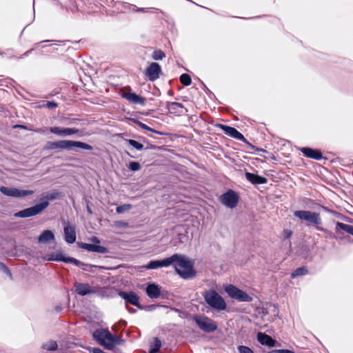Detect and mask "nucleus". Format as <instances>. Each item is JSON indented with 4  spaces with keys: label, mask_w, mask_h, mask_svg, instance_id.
I'll return each mask as SVG.
<instances>
[{
    "label": "nucleus",
    "mask_w": 353,
    "mask_h": 353,
    "mask_svg": "<svg viewBox=\"0 0 353 353\" xmlns=\"http://www.w3.org/2000/svg\"><path fill=\"white\" fill-rule=\"evenodd\" d=\"M292 235V231L290 230H285L283 233V236L284 239H289Z\"/></svg>",
    "instance_id": "nucleus-45"
},
{
    "label": "nucleus",
    "mask_w": 353,
    "mask_h": 353,
    "mask_svg": "<svg viewBox=\"0 0 353 353\" xmlns=\"http://www.w3.org/2000/svg\"><path fill=\"white\" fill-rule=\"evenodd\" d=\"M49 205V202L47 201H42L40 203L36 204L30 208H26L19 211L14 214L15 217L27 218L35 216L41 213Z\"/></svg>",
    "instance_id": "nucleus-8"
},
{
    "label": "nucleus",
    "mask_w": 353,
    "mask_h": 353,
    "mask_svg": "<svg viewBox=\"0 0 353 353\" xmlns=\"http://www.w3.org/2000/svg\"><path fill=\"white\" fill-rule=\"evenodd\" d=\"M42 347L48 351H54L58 348V345L55 341H50L43 344Z\"/></svg>",
    "instance_id": "nucleus-30"
},
{
    "label": "nucleus",
    "mask_w": 353,
    "mask_h": 353,
    "mask_svg": "<svg viewBox=\"0 0 353 353\" xmlns=\"http://www.w3.org/2000/svg\"><path fill=\"white\" fill-rule=\"evenodd\" d=\"M245 179L254 185L265 184L268 182V179L265 177L254 173L245 172Z\"/></svg>",
    "instance_id": "nucleus-22"
},
{
    "label": "nucleus",
    "mask_w": 353,
    "mask_h": 353,
    "mask_svg": "<svg viewBox=\"0 0 353 353\" xmlns=\"http://www.w3.org/2000/svg\"><path fill=\"white\" fill-rule=\"evenodd\" d=\"M49 131L56 135L60 137H68L73 134H77L79 137L82 136L81 130L75 128H60V127H50Z\"/></svg>",
    "instance_id": "nucleus-12"
},
{
    "label": "nucleus",
    "mask_w": 353,
    "mask_h": 353,
    "mask_svg": "<svg viewBox=\"0 0 353 353\" xmlns=\"http://www.w3.org/2000/svg\"><path fill=\"white\" fill-rule=\"evenodd\" d=\"M119 295L125 300V306L131 304L137 307L139 309H143V306L139 303V296L135 292L132 291L129 292L120 291Z\"/></svg>",
    "instance_id": "nucleus-13"
},
{
    "label": "nucleus",
    "mask_w": 353,
    "mask_h": 353,
    "mask_svg": "<svg viewBox=\"0 0 353 353\" xmlns=\"http://www.w3.org/2000/svg\"><path fill=\"white\" fill-rule=\"evenodd\" d=\"M161 347V341L157 338H154L150 345L149 353H157Z\"/></svg>",
    "instance_id": "nucleus-28"
},
{
    "label": "nucleus",
    "mask_w": 353,
    "mask_h": 353,
    "mask_svg": "<svg viewBox=\"0 0 353 353\" xmlns=\"http://www.w3.org/2000/svg\"><path fill=\"white\" fill-rule=\"evenodd\" d=\"M161 68L159 63L153 62L150 64L145 70V75L151 81H154L159 78L161 74Z\"/></svg>",
    "instance_id": "nucleus-14"
},
{
    "label": "nucleus",
    "mask_w": 353,
    "mask_h": 353,
    "mask_svg": "<svg viewBox=\"0 0 353 353\" xmlns=\"http://www.w3.org/2000/svg\"><path fill=\"white\" fill-rule=\"evenodd\" d=\"M115 6L117 7V9L121 12H125L127 10L134 12L136 8L135 5L120 1L116 2Z\"/></svg>",
    "instance_id": "nucleus-25"
},
{
    "label": "nucleus",
    "mask_w": 353,
    "mask_h": 353,
    "mask_svg": "<svg viewBox=\"0 0 353 353\" xmlns=\"http://www.w3.org/2000/svg\"><path fill=\"white\" fill-rule=\"evenodd\" d=\"M130 120L134 123H135L136 125H137L138 126H139L141 128H142L143 130H145L147 131H149V132L157 134H163L162 132H159L158 130H156L154 129L151 128L150 127L148 126L146 124L142 123L141 121H140L139 120H138L137 119H134L133 118V119H131Z\"/></svg>",
    "instance_id": "nucleus-27"
},
{
    "label": "nucleus",
    "mask_w": 353,
    "mask_h": 353,
    "mask_svg": "<svg viewBox=\"0 0 353 353\" xmlns=\"http://www.w3.org/2000/svg\"><path fill=\"white\" fill-rule=\"evenodd\" d=\"M14 128H22V129H27L26 126V125H15L14 126Z\"/></svg>",
    "instance_id": "nucleus-52"
},
{
    "label": "nucleus",
    "mask_w": 353,
    "mask_h": 353,
    "mask_svg": "<svg viewBox=\"0 0 353 353\" xmlns=\"http://www.w3.org/2000/svg\"><path fill=\"white\" fill-rule=\"evenodd\" d=\"M114 226L116 228H127L129 227V224L127 222L123 221H114Z\"/></svg>",
    "instance_id": "nucleus-40"
},
{
    "label": "nucleus",
    "mask_w": 353,
    "mask_h": 353,
    "mask_svg": "<svg viewBox=\"0 0 353 353\" xmlns=\"http://www.w3.org/2000/svg\"><path fill=\"white\" fill-rule=\"evenodd\" d=\"M54 240V233L49 230H44L39 236V243H45Z\"/></svg>",
    "instance_id": "nucleus-24"
},
{
    "label": "nucleus",
    "mask_w": 353,
    "mask_h": 353,
    "mask_svg": "<svg viewBox=\"0 0 353 353\" xmlns=\"http://www.w3.org/2000/svg\"><path fill=\"white\" fill-rule=\"evenodd\" d=\"M237 350L239 353H254L251 348L245 345H239Z\"/></svg>",
    "instance_id": "nucleus-39"
},
{
    "label": "nucleus",
    "mask_w": 353,
    "mask_h": 353,
    "mask_svg": "<svg viewBox=\"0 0 353 353\" xmlns=\"http://www.w3.org/2000/svg\"><path fill=\"white\" fill-rule=\"evenodd\" d=\"M217 126L221 130H223V132L228 136L239 141H245L244 136L241 132H239L236 128L223 124H219Z\"/></svg>",
    "instance_id": "nucleus-15"
},
{
    "label": "nucleus",
    "mask_w": 353,
    "mask_h": 353,
    "mask_svg": "<svg viewBox=\"0 0 353 353\" xmlns=\"http://www.w3.org/2000/svg\"><path fill=\"white\" fill-rule=\"evenodd\" d=\"M126 141L129 143V145L137 150H141L143 149V145L134 139H126Z\"/></svg>",
    "instance_id": "nucleus-33"
},
{
    "label": "nucleus",
    "mask_w": 353,
    "mask_h": 353,
    "mask_svg": "<svg viewBox=\"0 0 353 353\" xmlns=\"http://www.w3.org/2000/svg\"><path fill=\"white\" fill-rule=\"evenodd\" d=\"M132 208L131 204H123L117 207L116 212L118 214L123 213L125 211H128Z\"/></svg>",
    "instance_id": "nucleus-35"
},
{
    "label": "nucleus",
    "mask_w": 353,
    "mask_h": 353,
    "mask_svg": "<svg viewBox=\"0 0 353 353\" xmlns=\"http://www.w3.org/2000/svg\"><path fill=\"white\" fill-rule=\"evenodd\" d=\"M149 8H137L136 6L135 10L134 12H148Z\"/></svg>",
    "instance_id": "nucleus-47"
},
{
    "label": "nucleus",
    "mask_w": 353,
    "mask_h": 353,
    "mask_svg": "<svg viewBox=\"0 0 353 353\" xmlns=\"http://www.w3.org/2000/svg\"><path fill=\"white\" fill-rule=\"evenodd\" d=\"M225 290L230 298L236 299L238 301L250 302L252 301V296L233 285L230 284L227 285Z\"/></svg>",
    "instance_id": "nucleus-9"
},
{
    "label": "nucleus",
    "mask_w": 353,
    "mask_h": 353,
    "mask_svg": "<svg viewBox=\"0 0 353 353\" xmlns=\"http://www.w3.org/2000/svg\"><path fill=\"white\" fill-rule=\"evenodd\" d=\"M293 215L301 221H305L307 226H314L317 230L322 225V219L319 213L310 210H296Z\"/></svg>",
    "instance_id": "nucleus-3"
},
{
    "label": "nucleus",
    "mask_w": 353,
    "mask_h": 353,
    "mask_svg": "<svg viewBox=\"0 0 353 353\" xmlns=\"http://www.w3.org/2000/svg\"><path fill=\"white\" fill-rule=\"evenodd\" d=\"M74 288L76 292L81 296H85L95 292L94 288L88 283L76 282L74 283Z\"/></svg>",
    "instance_id": "nucleus-19"
},
{
    "label": "nucleus",
    "mask_w": 353,
    "mask_h": 353,
    "mask_svg": "<svg viewBox=\"0 0 353 353\" xmlns=\"http://www.w3.org/2000/svg\"><path fill=\"white\" fill-rule=\"evenodd\" d=\"M166 108L170 114L176 115H181L188 112L183 105L178 102H167Z\"/></svg>",
    "instance_id": "nucleus-16"
},
{
    "label": "nucleus",
    "mask_w": 353,
    "mask_h": 353,
    "mask_svg": "<svg viewBox=\"0 0 353 353\" xmlns=\"http://www.w3.org/2000/svg\"><path fill=\"white\" fill-rule=\"evenodd\" d=\"M93 252H97L99 254H106L108 252V250L107 248L104 246L95 245Z\"/></svg>",
    "instance_id": "nucleus-37"
},
{
    "label": "nucleus",
    "mask_w": 353,
    "mask_h": 353,
    "mask_svg": "<svg viewBox=\"0 0 353 353\" xmlns=\"http://www.w3.org/2000/svg\"><path fill=\"white\" fill-rule=\"evenodd\" d=\"M46 147L49 150H70L73 148H79L86 150H92L93 147L86 143L71 141L60 140L57 141H48Z\"/></svg>",
    "instance_id": "nucleus-2"
},
{
    "label": "nucleus",
    "mask_w": 353,
    "mask_h": 353,
    "mask_svg": "<svg viewBox=\"0 0 353 353\" xmlns=\"http://www.w3.org/2000/svg\"><path fill=\"white\" fill-rule=\"evenodd\" d=\"M64 239L69 243L72 244L76 241L77 234L74 226L66 224L63 228Z\"/></svg>",
    "instance_id": "nucleus-17"
},
{
    "label": "nucleus",
    "mask_w": 353,
    "mask_h": 353,
    "mask_svg": "<svg viewBox=\"0 0 353 353\" xmlns=\"http://www.w3.org/2000/svg\"><path fill=\"white\" fill-rule=\"evenodd\" d=\"M0 192L6 196L15 198L25 197L32 195L34 192L33 190H19L16 188H8L5 186L0 187Z\"/></svg>",
    "instance_id": "nucleus-10"
},
{
    "label": "nucleus",
    "mask_w": 353,
    "mask_h": 353,
    "mask_svg": "<svg viewBox=\"0 0 353 353\" xmlns=\"http://www.w3.org/2000/svg\"><path fill=\"white\" fill-rule=\"evenodd\" d=\"M0 270L6 273L7 275H8L10 277L12 276V274L9 269L6 267V265H4L3 263L0 262Z\"/></svg>",
    "instance_id": "nucleus-42"
},
{
    "label": "nucleus",
    "mask_w": 353,
    "mask_h": 353,
    "mask_svg": "<svg viewBox=\"0 0 353 353\" xmlns=\"http://www.w3.org/2000/svg\"><path fill=\"white\" fill-rule=\"evenodd\" d=\"M87 210H88V213H90V214L92 213V210H91V209H90V208L89 206L87 207Z\"/></svg>",
    "instance_id": "nucleus-54"
},
{
    "label": "nucleus",
    "mask_w": 353,
    "mask_h": 353,
    "mask_svg": "<svg viewBox=\"0 0 353 353\" xmlns=\"http://www.w3.org/2000/svg\"><path fill=\"white\" fill-rule=\"evenodd\" d=\"M92 353H106L99 347H94L92 350Z\"/></svg>",
    "instance_id": "nucleus-48"
},
{
    "label": "nucleus",
    "mask_w": 353,
    "mask_h": 353,
    "mask_svg": "<svg viewBox=\"0 0 353 353\" xmlns=\"http://www.w3.org/2000/svg\"><path fill=\"white\" fill-rule=\"evenodd\" d=\"M78 245L83 250L93 252L95 245L86 243H78Z\"/></svg>",
    "instance_id": "nucleus-34"
},
{
    "label": "nucleus",
    "mask_w": 353,
    "mask_h": 353,
    "mask_svg": "<svg viewBox=\"0 0 353 353\" xmlns=\"http://www.w3.org/2000/svg\"><path fill=\"white\" fill-rule=\"evenodd\" d=\"M128 168L131 171L136 172L141 169V165L139 162L132 161L129 163Z\"/></svg>",
    "instance_id": "nucleus-38"
},
{
    "label": "nucleus",
    "mask_w": 353,
    "mask_h": 353,
    "mask_svg": "<svg viewBox=\"0 0 353 353\" xmlns=\"http://www.w3.org/2000/svg\"><path fill=\"white\" fill-rule=\"evenodd\" d=\"M308 272L307 271V269L306 267L305 266H302V267H300V268H296L292 274H291V277L292 279L294 278H296V277H298V276H303V275H305L307 274Z\"/></svg>",
    "instance_id": "nucleus-29"
},
{
    "label": "nucleus",
    "mask_w": 353,
    "mask_h": 353,
    "mask_svg": "<svg viewBox=\"0 0 353 353\" xmlns=\"http://www.w3.org/2000/svg\"><path fill=\"white\" fill-rule=\"evenodd\" d=\"M146 294L151 299H158L161 295V290L154 283L149 284L146 288Z\"/></svg>",
    "instance_id": "nucleus-23"
},
{
    "label": "nucleus",
    "mask_w": 353,
    "mask_h": 353,
    "mask_svg": "<svg viewBox=\"0 0 353 353\" xmlns=\"http://www.w3.org/2000/svg\"><path fill=\"white\" fill-rule=\"evenodd\" d=\"M340 230H343L346 233L353 236V225L345 224L341 222H336L335 228L336 232L339 234Z\"/></svg>",
    "instance_id": "nucleus-26"
},
{
    "label": "nucleus",
    "mask_w": 353,
    "mask_h": 353,
    "mask_svg": "<svg viewBox=\"0 0 353 353\" xmlns=\"http://www.w3.org/2000/svg\"><path fill=\"white\" fill-rule=\"evenodd\" d=\"M125 307L130 313H135L137 312L136 309L130 307L129 305L125 306Z\"/></svg>",
    "instance_id": "nucleus-50"
},
{
    "label": "nucleus",
    "mask_w": 353,
    "mask_h": 353,
    "mask_svg": "<svg viewBox=\"0 0 353 353\" xmlns=\"http://www.w3.org/2000/svg\"><path fill=\"white\" fill-rule=\"evenodd\" d=\"M37 132H41V130H37Z\"/></svg>",
    "instance_id": "nucleus-57"
},
{
    "label": "nucleus",
    "mask_w": 353,
    "mask_h": 353,
    "mask_svg": "<svg viewBox=\"0 0 353 353\" xmlns=\"http://www.w3.org/2000/svg\"><path fill=\"white\" fill-rule=\"evenodd\" d=\"M180 81L181 83L185 86L190 85L192 83L191 77L188 74H182L180 76Z\"/></svg>",
    "instance_id": "nucleus-32"
},
{
    "label": "nucleus",
    "mask_w": 353,
    "mask_h": 353,
    "mask_svg": "<svg viewBox=\"0 0 353 353\" xmlns=\"http://www.w3.org/2000/svg\"><path fill=\"white\" fill-rule=\"evenodd\" d=\"M45 259L48 261H63L65 263H72L83 270H87L85 267L88 266V264L84 263L83 262L79 261L74 258L70 256H65L62 252H55L48 254L46 256Z\"/></svg>",
    "instance_id": "nucleus-7"
},
{
    "label": "nucleus",
    "mask_w": 353,
    "mask_h": 353,
    "mask_svg": "<svg viewBox=\"0 0 353 353\" xmlns=\"http://www.w3.org/2000/svg\"><path fill=\"white\" fill-rule=\"evenodd\" d=\"M301 152L306 157L315 160H321L323 158L321 151L310 148H302Z\"/></svg>",
    "instance_id": "nucleus-21"
},
{
    "label": "nucleus",
    "mask_w": 353,
    "mask_h": 353,
    "mask_svg": "<svg viewBox=\"0 0 353 353\" xmlns=\"http://www.w3.org/2000/svg\"><path fill=\"white\" fill-rule=\"evenodd\" d=\"M94 339L101 345L112 349L117 343L118 338L105 329H98L93 332Z\"/></svg>",
    "instance_id": "nucleus-4"
},
{
    "label": "nucleus",
    "mask_w": 353,
    "mask_h": 353,
    "mask_svg": "<svg viewBox=\"0 0 353 353\" xmlns=\"http://www.w3.org/2000/svg\"><path fill=\"white\" fill-rule=\"evenodd\" d=\"M114 0H106L107 2H113Z\"/></svg>",
    "instance_id": "nucleus-55"
},
{
    "label": "nucleus",
    "mask_w": 353,
    "mask_h": 353,
    "mask_svg": "<svg viewBox=\"0 0 353 353\" xmlns=\"http://www.w3.org/2000/svg\"><path fill=\"white\" fill-rule=\"evenodd\" d=\"M203 297L207 304L214 309L224 310L227 307L224 299L214 290H210L205 292Z\"/></svg>",
    "instance_id": "nucleus-5"
},
{
    "label": "nucleus",
    "mask_w": 353,
    "mask_h": 353,
    "mask_svg": "<svg viewBox=\"0 0 353 353\" xmlns=\"http://www.w3.org/2000/svg\"><path fill=\"white\" fill-rule=\"evenodd\" d=\"M34 50V48H32L28 51H26L24 54H23V56L24 57H27L28 56L32 51Z\"/></svg>",
    "instance_id": "nucleus-53"
},
{
    "label": "nucleus",
    "mask_w": 353,
    "mask_h": 353,
    "mask_svg": "<svg viewBox=\"0 0 353 353\" xmlns=\"http://www.w3.org/2000/svg\"><path fill=\"white\" fill-rule=\"evenodd\" d=\"M239 199V195L232 190L227 191L220 197V201L230 208H235L238 203Z\"/></svg>",
    "instance_id": "nucleus-11"
},
{
    "label": "nucleus",
    "mask_w": 353,
    "mask_h": 353,
    "mask_svg": "<svg viewBox=\"0 0 353 353\" xmlns=\"http://www.w3.org/2000/svg\"><path fill=\"white\" fill-rule=\"evenodd\" d=\"M121 97L133 104L144 105L145 103V99L134 92H123L121 94Z\"/></svg>",
    "instance_id": "nucleus-18"
},
{
    "label": "nucleus",
    "mask_w": 353,
    "mask_h": 353,
    "mask_svg": "<svg viewBox=\"0 0 353 353\" xmlns=\"http://www.w3.org/2000/svg\"><path fill=\"white\" fill-rule=\"evenodd\" d=\"M56 41H55V40H45V41H43L34 43V48H37L39 46V44L41 43H45V42H56Z\"/></svg>",
    "instance_id": "nucleus-49"
},
{
    "label": "nucleus",
    "mask_w": 353,
    "mask_h": 353,
    "mask_svg": "<svg viewBox=\"0 0 353 353\" xmlns=\"http://www.w3.org/2000/svg\"><path fill=\"white\" fill-rule=\"evenodd\" d=\"M91 241L96 243H99L100 241L97 236H92L91 238Z\"/></svg>",
    "instance_id": "nucleus-51"
},
{
    "label": "nucleus",
    "mask_w": 353,
    "mask_h": 353,
    "mask_svg": "<svg viewBox=\"0 0 353 353\" xmlns=\"http://www.w3.org/2000/svg\"><path fill=\"white\" fill-rule=\"evenodd\" d=\"M170 265H172L175 272L183 279H192L196 276V271L194 270V261L185 255L176 253L163 260L150 261L144 266V268L154 270Z\"/></svg>",
    "instance_id": "nucleus-1"
},
{
    "label": "nucleus",
    "mask_w": 353,
    "mask_h": 353,
    "mask_svg": "<svg viewBox=\"0 0 353 353\" xmlns=\"http://www.w3.org/2000/svg\"><path fill=\"white\" fill-rule=\"evenodd\" d=\"M58 104L54 101H46L43 102V103L40 107L47 108L48 109H52L57 108Z\"/></svg>",
    "instance_id": "nucleus-41"
},
{
    "label": "nucleus",
    "mask_w": 353,
    "mask_h": 353,
    "mask_svg": "<svg viewBox=\"0 0 353 353\" xmlns=\"http://www.w3.org/2000/svg\"><path fill=\"white\" fill-rule=\"evenodd\" d=\"M268 353H295V352L292 350H290L279 349V350H272L270 351Z\"/></svg>",
    "instance_id": "nucleus-43"
},
{
    "label": "nucleus",
    "mask_w": 353,
    "mask_h": 353,
    "mask_svg": "<svg viewBox=\"0 0 353 353\" xmlns=\"http://www.w3.org/2000/svg\"><path fill=\"white\" fill-rule=\"evenodd\" d=\"M158 305H146V306H143V309L144 310H146V311H152L153 310H154Z\"/></svg>",
    "instance_id": "nucleus-46"
},
{
    "label": "nucleus",
    "mask_w": 353,
    "mask_h": 353,
    "mask_svg": "<svg viewBox=\"0 0 353 353\" xmlns=\"http://www.w3.org/2000/svg\"><path fill=\"white\" fill-rule=\"evenodd\" d=\"M257 340L258 341L263 345H267L270 347H272L275 346L276 341L272 339L270 336L263 333V332H258L257 333Z\"/></svg>",
    "instance_id": "nucleus-20"
},
{
    "label": "nucleus",
    "mask_w": 353,
    "mask_h": 353,
    "mask_svg": "<svg viewBox=\"0 0 353 353\" xmlns=\"http://www.w3.org/2000/svg\"><path fill=\"white\" fill-rule=\"evenodd\" d=\"M193 321L201 330L206 333L214 332L218 327L216 321L205 316L194 315Z\"/></svg>",
    "instance_id": "nucleus-6"
},
{
    "label": "nucleus",
    "mask_w": 353,
    "mask_h": 353,
    "mask_svg": "<svg viewBox=\"0 0 353 353\" xmlns=\"http://www.w3.org/2000/svg\"><path fill=\"white\" fill-rule=\"evenodd\" d=\"M165 57V54L161 50H154L152 55V58L155 61L162 60Z\"/></svg>",
    "instance_id": "nucleus-31"
},
{
    "label": "nucleus",
    "mask_w": 353,
    "mask_h": 353,
    "mask_svg": "<svg viewBox=\"0 0 353 353\" xmlns=\"http://www.w3.org/2000/svg\"><path fill=\"white\" fill-rule=\"evenodd\" d=\"M58 193L57 192H51L48 193L47 195L45 196V198L47 199L46 201H48V200H53L57 198Z\"/></svg>",
    "instance_id": "nucleus-44"
},
{
    "label": "nucleus",
    "mask_w": 353,
    "mask_h": 353,
    "mask_svg": "<svg viewBox=\"0 0 353 353\" xmlns=\"http://www.w3.org/2000/svg\"><path fill=\"white\" fill-rule=\"evenodd\" d=\"M317 230L324 232L326 234V237L329 239H334L336 238V235L332 232L323 228L321 225L319 226Z\"/></svg>",
    "instance_id": "nucleus-36"
},
{
    "label": "nucleus",
    "mask_w": 353,
    "mask_h": 353,
    "mask_svg": "<svg viewBox=\"0 0 353 353\" xmlns=\"http://www.w3.org/2000/svg\"><path fill=\"white\" fill-rule=\"evenodd\" d=\"M57 311H60V310H61V308H60V307H57Z\"/></svg>",
    "instance_id": "nucleus-56"
}]
</instances>
